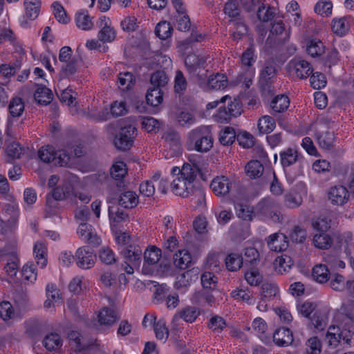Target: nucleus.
Returning <instances> with one entry per match:
<instances>
[{"instance_id":"obj_50","label":"nucleus","mask_w":354,"mask_h":354,"mask_svg":"<svg viewBox=\"0 0 354 354\" xmlns=\"http://www.w3.org/2000/svg\"><path fill=\"white\" fill-rule=\"evenodd\" d=\"M53 14L56 19L61 24H66L69 21L64 7L57 1L54 2L51 6Z\"/></svg>"},{"instance_id":"obj_60","label":"nucleus","mask_w":354,"mask_h":354,"mask_svg":"<svg viewBox=\"0 0 354 354\" xmlns=\"http://www.w3.org/2000/svg\"><path fill=\"white\" fill-rule=\"evenodd\" d=\"M247 283L252 286H257L262 281V276L256 269H252L245 273Z\"/></svg>"},{"instance_id":"obj_51","label":"nucleus","mask_w":354,"mask_h":354,"mask_svg":"<svg viewBox=\"0 0 354 354\" xmlns=\"http://www.w3.org/2000/svg\"><path fill=\"white\" fill-rule=\"evenodd\" d=\"M207 326L214 332L219 333L226 327V322L223 317L214 315L209 319Z\"/></svg>"},{"instance_id":"obj_25","label":"nucleus","mask_w":354,"mask_h":354,"mask_svg":"<svg viewBox=\"0 0 354 354\" xmlns=\"http://www.w3.org/2000/svg\"><path fill=\"white\" fill-rule=\"evenodd\" d=\"M40 5V0H24V17L29 20L35 19L39 15Z\"/></svg>"},{"instance_id":"obj_64","label":"nucleus","mask_w":354,"mask_h":354,"mask_svg":"<svg viewBox=\"0 0 354 354\" xmlns=\"http://www.w3.org/2000/svg\"><path fill=\"white\" fill-rule=\"evenodd\" d=\"M310 83L313 88L320 89L326 86V81L324 74L315 72L314 73H312V75L310 77Z\"/></svg>"},{"instance_id":"obj_36","label":"nucleus","mask_w":354,"mask_h":354,"mask_svg":"<svg viewBox=\"0 0 354 354\" xmlns=\"http://www.w3.org/2000/svg\"><path fill=\"white\" fill-rule=\"evenodd\" d=\"M127 173L126 164L123 161L115 162L110 169V174L113 179L121 181Z\"/></svg>"},{"instance_id":"obj_49","label":"nucleus","mask_w":354,"mask_h":354,"mask_svg":"<svg viewBox=\"0 0 354 354\" xmlns=\"http://www.w3.org/2000/svg\"><path fill=\"white\" fill-rule=\"evenodd\" d=\"M257 15L261 21L268 22L275 16L274 8L263 5L259 8Z\"/></svg>"},{"instance_id":"obj_16","label":"nucleus","mask_w":354,"mask_h":354,"mask_svg":"<svg viewBox=\"0 0 354 354\" xmlns=\"http://www.w3.org/2000/svg\"><path fill=\"white\" fill-rule=\"evenodd\" d=\"M268 246L272 251L281 252L288 247V237L282 233H274L268 239Z\"/></svg>"},{"instance_id":"obj_39","label":"nucleus","mask_w":354,"mask_h":354,"mask_svg":"<svg viewBox=\"0 0 354 354\" xmlns=\"http://www.w3.org/2000/svg\"><path fill=\"white\" fill-rule=\"evenodd\" d=\"M324 44L319 39H311L308 42L306 51L313 57H319L324 52Z\"/></svg>"},{"instance_id":"obj_15","label":"nucleus","mask_w":354,"mask_h":354,"mask_svg":"<svg viewBox=\"0 0 354 354\" xmlns=\"http://www.w3.org/2000/svg\"><path fill=\"white\" fill-rule=\"evenodd\" d=\"M77 232L80 238L84 242L95 246L100 244V239L97 236L95 230L91 225L87 223H80Z\"/></svg>"},{"instance_id":"obj_32","label":"nucleus","mask_w":354,"mask_h":354,"mask_svg":"<svg viewBox=\"0 0 354 354\" xmlns=\"http://www.w3.org/2000/svg\"><path fill=\"white\" fill-rule=\"evenodd\" d=\"M199 315L200 311L195 306H186L178 312V317L189 323L194 322Z\"/></svg>"},{"instance_id":"obj_23","label":"nucleus","mask_w":354,"mask_h":354,"mask_svg":"<svg viewBox=\"0 0 354 354\" xmlns=\"http://www.w3.org/2000/svg\"><path fill=\"white\" fill-rule=\"evenodd\" d=\"M191 263L192 256L187 250H178L174 256V263L175 266L181 270L187 268Z\"/></svg>"},{"instance_id":"obj_8","label":"nucleus","mask_w":354,"mask_h":354,"mask_svg":"<svg viewBox=\"0 0 354 354\" xmlns=\"http://www.w3.org/2000/svg\"><path fill=\"white\" fill-rule=\"evenodd\" d=\"M136 128L132 125L122 128L114 140L115 147L121 151L130 149L133 146L134 139L136 136Z\"/></svg>"},{"instance_id":"obj_27","label":"nucleus","mask_w":354,"mask_h":354,"mask_svg":"<svg viewBox=\"0 0 354 354\" xmlns=\"http://www.w3.org/2000/svg\"><path fill=\"white\" fill-rule=\"evenodd\" d=\"M231 295L235 300L242 301L248 305H254L255 304V299L253 296V293L248 288H238L233 290L231 292Z\"/></svg>"},{"instance_id":"obj_31","label":"nucleus","mask_w":354,"mask_h":354,"mask_svg":"<svg viewBox=\"0 0 354 354\" xmlns=\"http://www.w3.org/2000/svg\"><path fill=\"white\" fill-rule=\"evenodd\" d=\"M276 127L275 120L270 115H264L258 121V129L261 134H268Z\"/></svg>"},{"instance_id":"obj_14","label":"nucleus","mask_w":354,"mask_h":354,"mask_svg":"<svg viewBox=\"0 0 354 354\" xmlns=\"http://www.w3.org/2000/svg\"><path fill=\"white\" fill-rule=\"evenodd\" d=\"M124 261L134 266H140L142 252L140 247L136 244H129L127 247L119 248Z\"/></svg>"},{"instance_id":"obj_21","label":"nucleus","mask_w":354,"mask_h":354,"mask_svg":"<svg viewBox=\"0 0 354 354\" xmlns=\"http://www.w3.org/2000/svg\"><path fill=\"white\" fill-rule=\"evenodd\" d=\"M118 203L124 208L131 209L138 203V196L136 192L127 191L122 193L118 199Z\"/></svg>"},{"instance_id":"obj_6","label":"nucleus","mask_w":354,"mask_h":354,"mask_svg":"<svg viewBox=\"0 0 354 354\" xmlns=\"http://www.w3.org/2000/svg\"><path fill=\"white\" fill-rule=\"evenodd\" d=\"M162 257V251L158 248L149 246L143 253L142 272L145 275H153L158 272V263Z\"/></svg>"},{"instance_id":"obj_58","label":"nucleus","mask_w":354,"mask_h":354,"mask_svg":"<svg viewBox=\"0 0 354 354\" xmlns=\"http://www.w3.org/2000/svg\"><path fill=\"white\" fill-rule=\"evenodd\" d=\"M305 351L313 354H321L322 351V343L317 337H312L309 338L306 342Z\"/></svg>"},{"instance_id":"obj_37","label":"nucleus","mask_w":354,"mask_h":354,"mask_svg":"<svg viewBox=\"0 0 354 354\" xmlns=\"http://www.w3.org/2000/svg\"><path fill=\"white\" fill-rule=\"evenodd\" d=\"M173 28L170 23L162 21L159 22L156 27V35L162 40L167 39L171 36Z\"/></svg>"},{"instance_id":"obj_43","label":"nucleus","mask_w":354,"mask_h":354,"mask_svg":"<svg viewBox=\"0 0 354 354\" xmlns=\"http://www.w3.org/2000/svg\"><path fill=\"white\" fill-rule=\"evenodd\" d=\"M236 138V133L232 127H225L219 134V141L223 145H232Z\"/></svg>"},{"instance_id":"obj_26","label":"nucleus","mask_w":354,"mask_h":354,"mask_svg":"<svg viewBox=\"0 0 354 354\" xmlns=\"http://www.w3.org/2000/svg\"><path fill=\"white\" fill-rule=\"evenodd\" d=\"M207 86L214 90H223L227 86V77L222 73H216L208 78Z\"/></svg>"},{"instance_id":"obj_7","label":"nucleus","mask_w":354,"mask_h":354,"mask_svg":"<svg viewBox=\"0 0 354 354\" xmlns=\"http://www.w3.org/2000/svg\"><path fill=\"white\" fill-rule=\"evenodd\" d=\"M288 72L299 79H306L313 73L311 64L300 57H295L287 64Z\"/></svg>"},{"instance_id":"obj_3","label":"nucleus","mask_w":354,"mask_h":354,"mask_svg":"<svg viewBox=\"0 0 354 354\" xmlns=\"http://www.w3.org/2000/svg\"><path fill=\"white\" fill-rule=\"evenodd\" d=\"M255 211L263 220H270L274 223L282 221L280 205L271 198L261 199L256 205Z\"/></svg>"},{"instance_id":"obj_57","label":"nucleus","mask_w":354,"mask_h":354,"mask_svg":"<svg viewBox=\"0 0 354 354\" xmlns=\"http://www.w3.org/2000/svg\"><path fill=\"white\" fill-rule=\"evenodd\" d=\"M317 140L319 145L326 149H330L333 145L334 136L330 132L320 133L317 136Z\"/></svg>"},{"instance_id":"obj_34","label":"nucleus","mask_w":354,"mask_h":354,"mask_svg":"<svg viewBox=\"0 0 354 354\" xmlns=\"http://www.w3.org/2000/svg\"><path fill=\"white\" fill-rule=\"evenodd\" d=\"M329 274V270L325 265H317L313 268L312 276L318 283H323L328 281Z\"/></svg>"},{"instance_id":"obj_56","label":"nucleus","mask_w":354,"mask_h":354,"mask_svg":"<svg viewBox=\"0 0 354 354\" xmlns=\"http://www.w3.org/2000/svg\"><path fill=\"white\" fill-rule=\"evenodd\" d=\"M153 330L158 339L165 342L169 336V331L163 320H159L154 324Z\"/></svg>"},{"instance_id":"obj_45","label":"nucleus","mask_w":354,"mask_h":354,"mask_svg":"<svg viewBox=\"0 0 354 354\" xmlns=\"http://www.w3.org/2000/svg\"><path fill=\"white\" fill-rule=\"evenodd\" d=\"M240 8L236 0H228L223 8L224 13L232 19H236L240 15Z\"/></svg>"},{"instance_id":"obj_30","label":"nucleus","mask_w":354,"mask_h":354,"mask_svg":"<svg viewBox=\"0 0 354 354\" xmlns=\"http://www.w3.org/2000/svg\"><path fill=\"white\" fill-rule=\"evenodd\" d=\"M62 339L58 333H51L44 337L43 345L49 351H55L61 347Z\"/></svg>"},{"instance_id":"obj_9","label":"nucleus","mask_w":354,"mask_h":354,"mask_svg":"<svg viewBox=\"0 0 354 354\" xmlns=\"http://www.w3.org/2000/svg\"><path fill=\"white\" fill-rule=\"evenodd\" d=\"M96 256L88 246L79 248L75 252V263L82 269H90L94 266Z\"/></svg>"},{"instance_id":"obj_48","label":"nucleus","mask_w":354,"mask_h":354,"mask_svg":"<svg viewBox=\"0 0 354 354\" xmlns=\"http://www.w3.org/2000/svg\"><path fill=\"white\" fill-rule=\"evenodd\" d=\"M109 217L111 223H120L128 217V214L123 210H121L117 206H109Z\"/></svg>"},{"instance_id":"obj_35","label":"nucleus","mask_w":354,"mask_h":354,"mask_svg":"<svg viewBox=\"0 0 354 354\" xmlns=\"http://www.w3.org/2000/svg\"><path fill=\"white\" fill-rule=\"evenodd\" d=\"M163 93L160 88H151L146 94V100L148 104L152 106H158L162 103Z\"/></svg>"},{"instance_id":"obj_22","label":"nucleus","mask_w":354,"mask_h":354,"mask_svg":"<svg viewBox=\"0 0 354 354\" xmlns=\"http://www.w3.org/2000/svg\"><path fill=\"white\" fill-rule=\"evenodd\" d=\"M33 254L37 264L41 268H45L47 264V248L46 245L42 243H35L33 248Z\"/></svg>"},{"instance_id":"obj_2","label":"nucleus","mask_w":354,"mask_h":354,"mask_svg":"<svg viewBox=\"0 0 354 354\" xmlns=\"http://www.w3.org/2000/svg\"><path fill=\"white\" fill-rule=\"evenodd\" d=\"M189 148L198 152H207L213 146V140L209 128L201 126L190 131L187 134Z\"/></svg>"},{"instance_id":"obj_4","label":"nucleus","mask_w":354,"mask_h":354,"mask_svg":"<svg viewBox=\"0 0 354 354\" xmlns=\"http://www.w3.org/2000/svg\"><path fill=\"white\" fill-rule=\"evenodd\" d=\"M354 334L349 330L341 329L339 326H330L326 334V340L329 346L336 348L339 344L350 347Z\"/></svg>"},{"instance_id":"obj_28","label":"nucleus","mask_w":354,"mask_h":354,"mask_svg":"<svg viewBox=\"0 0 354 354\" xmlns=\"http://www.w3.org/2000/svg\"><path fill=\"white\" fill-rule=\"evenodd\" d=\"M98 322L101 325L111 326L118 319L115 312L109 308H102L98 314Z\"/></svg>"},{"instance_id":"obj_52","label":"nucleus","mask_w":354,"mask_h":354,"mask_svg":"<svg viewBox=\"0 0 354 354\" xmlns=\"http://www.w3.org/2000/svg\"><path fill=\"white\" fill-rule=\"evenodd\" d=\"M168 79L164 71H158L154 72L150 79V82L151 85L153 86V88H158L162 87L165 86L167 83Z\"/></svg>"},{"instance_id":"obj_18","label":"nucleus","mask_w":354,"mask_h":354,"mask_svg":"<svg viewBox=\"0 0 354 354\" xmlns=\"http://www.w3.org/2000/svg\"><path fill=\"white\" fill-rule=\"evenodd\" d=\"M351 22V18L350 17L334 19L331 25L332 30L335 34L343 36L349 30Z\"/></svg>"},{"instance_id":"obj_29","label":"nucleus","mask_w":354,"mask_h":354,"mask_svg":"<svg viewBox=\"0 0 354 354\" xmlns=\"http://www.w3.org/2000/svg\"><path fill=\"white\" fill-rule=\"evenodd\" d=\"M290 100L287 95H278L271 102L272 109L276 113H283L288 109Z\"/></svg>"},{"instance_id":"obj_20","label":"nucleus","mask_w":354,"mask_h":354,"mask_svg":"<svg viewBox=\"0 0 354 354\" xmlns=\"http://www.w3.org/2000/svg\"><path fill=\"white\" fill-rule=\"evenodd\" d=\"M198 279V273L194 270H189L176 277L175 287L177 289L180 288H186L193 281Z\"/></svg>"},{"instance_id":"obj_19","label":"nucleus","mask_w":354,"mask_h":354,"mask_svg":"<svg viewBox=\"0 0 354 354\" xmlns=\"http://www.w3.org/2000/svg\"><path fill=\"white\" fill-rule=\"evenodd\" d=\"M270 34L279 37V41L286 42L290 35V28H286L282 20L275 21L272 26Z\"/></svg>"},{"instance_id":"obj_54","label":"nucleus","mask_w":354,"mask_h":354,"mask_svg":"<svg viewBox=\"0 0 354 354\" xmlns=\"http://www.w3.org/2000/svg\"><path fill=\"white\" fill-rule=\"evenodd\" d=\"M278 292V287L275 283H264L261 287V297L270 299Z\"/></svg>"},{"instance_id":"obj_44","label":"nucleus","mask_w":354,"mask_h":354,"mask_svg":"<svg viewBox=\"0 0 354 354\" xmlns=\"http://www.w3.org/2000/svg\"><path fill=\"white\" fill-rule=\"evenodd\" d=\"M302 203L300 194L295 191L289 192L284 195V204L289 208H296Z\"/></svg>"},{"instance_id":"obj_42","label":"nucleus","mask_w":354,"mask_h":354,"mask_svg":"<svg viewBox=\"0 0 354 354\" xmlns=\"http://www.w3.org/2000/svg\"><path fill=\"white\" fill-rule=\"evenodd\" d=\"M55 155L56 151L50 145L43 147L38 151V157L42 162L46 163L53 164Z\"/></svg>"},{"instance_id":"obj_10","label":"nucleus","mask_w":354,"mask_h":354,"mask_svg":"<svg viewBox=\"0 0 354 354\" xmlns=\"http://www.w3.org/2000/svg\"><path fill=\"white\" fill-rule=\"evenodd\" d=\"M337 243L340 250L345 254L351 266L354 269V243L351 233L346 232L339 234Z\"/></svg>"},{"instance_id":"obj_59","label":"nucleus","mask_w":354,"mask_h":354,"mask_svg":"<svg viewBox=\"0 0 354 354\" xmlns=\"http://www.w3.org/2000/svg\"><path fill=\"white\" fill-rule=\"evenodd\" d=\"M24 149L19 143L13 142L8 145L6 148V153L8 157L12 159H19L24 154Z\"/></svg>"},{"instance_id":"obj_62","label":"nucleus","mask_w":354,"mask_h":354,"mask_svg":"<svg viewBox=\"0 0 354 354\" xmlns=\"http://www.w3.org/2000/svg\"><path fill=\"white\" fill-rule=\"evenodd\" d=\"M13 299L15 304L20 309L24 310L26 308L28 302V297L23 290H17L13 293Z\"/></svg>"},{"instance_id":"obj_24","label":"nucleus","mask_w":354,"mask_h":354,"mask_svg":"<svg viewBox=\"0 0 354 354\" xmlns=\"http://www.w3.org/2000/svg\"><path fill=\"white\" fill-rule=\"evenodd\" d=\"M53 96L51 90L43 86H38L34 93V98L37 102L43 105L50 104L53 100Z\"/></svg>"},{"instance_id":"obj_40","label":"nucleus","mask_w":354,"mask_h":354,"mask_svg":"<svg viewBox=\"0 0 354 354\" xmlns=\"http://www.w3.org/2000/svg\"><path fill=\"white\" fill-rule=\"evenodd\" d=\"M189 196H192V205L195 208L204 206L205 196L203 189L200 186H196L192 192V194Z\"/></svg>"},{"instance_id":"obj_13","label":"nucleus","mask_w":354,"mask_h":354,"mask_svg":"<svg viewBox=\"0 0 354 354\" xmlns=\"http://www.w3.org/2000/svg\"><path fill=\"white\" fill-rule=\"evenodd\" d=\"M328 197L333 205H343L348 201L350 194L346 187L335 185L330 188Z\"/></svg>"},{"instance_id":"obj_38","label":"nucleus","mask_w":354,"mask_h":354,"mask_svg":"<svg viewBox=\"0 0 354 354\" xmlns=\"http://www.w3.org/2000/svg\"><path fill=\"white\" fill-rule=\"evenodd\" d=\"M263 166L259 160H251L245 166L246 174L252 178L260 177L263 172Z\"/></svg>"},{"instance_id":"obj_12","label":"nucleus","mask_w":354,"mask_h":354,"mask_svg":"<svg viewBox=\"0 0 354 354\" xmlns=\"http://www.w3.org/2000/svg\"><path fill=\"white\" fill-rule=\"evenodd\" d=\"M276 64L272 62H266L259 73V82L261 87L264 90L268 88L276 78Z\"/></svg>"},{"instance_id":"obj_55","label":"nucleus","mask_w":354,"mask_h":354,"mask_svg":"<svg viewBox=\"0 0 354 354\" xmlns=\"http://www.w3.org/2000/svg\"><path fill=\"white\" fill-rule=\"evenodd\" d=\"M187 86V82L183 72L177 71L174 78L175 92L178 94H182L186 90Z\"/></svg>"},{"instance_id":"obj_5","label":"nucleus","mask_w":354,"mask_h":354,"mask_svg":"<svg viewBox=\"0 0 354 354\" xmlns=\"http://www.w3.org/2000/svg\"><path fill=\"white\" fill-rule=\"evenodd\" d=\"M279 156L281 165L285 171H287L291 166L296 165L298 167L297 174H302L303 169L307 162L303 156L297 150L288 148L281 151Z\"/></svg>"},{"instance_id":"obj_33","label":"nucleus","mask_w":354,"mask_h":354,"mask_svg":"<svg viewBox=\"0 0 354 354\" xmlns=\"http://www.w3.org/2000/svg\"><path fill=\"white\" fill-rule=\"evenodd\" d=\"M313 241L316 248L319 249H328L331 246L333 239L330 235L323 232L315 234L313 236Z\"/></svg>"},{"instance_id":"obj_53","label":"nucleus","mask_w":354,"mask_h":354,"mask_svg":"<svg viewBox=\"0 0 354 354\" xmlns=\"http://www.w3.org/2000/svg\"><path fill=\"white\" fill-rule=\"evenodd\" d=\"M134 81L132 73H120L118 75V87L123 91L129 90Z\"/></svg>"},{"instance_id":"obj_46","label":"nucleus","mask_w":354,"mask_h":354,"mask_svg":"<svg viewBox=\"0 0 354 354\" xmlns=\"http://www.w3.org/2000/svg\"><path fill=\"white\" fill-rule=\"evenodd\" d=\"M75 22L77 26L84 30H90L93 26L90 16L85 12L77 13Z\"/></svg>"},{"instance_id":"obj_17","label":"nucleus","mask_w":354,"mask_h":354,"mask_svg":"<svg viewBox=\"0 0 354 354\" xmlns=\"http://www.w3.org/2000/svg\"><path fill=\"white\" fill-rule=\"evenodd\" d=\"M273 341L277 346H287L293 341L292 333L288 328H279L273 333Z\"/></svg>"},{"instance_id":"obj_61","label":"nucleus","mask_w":354,"mask_h":354,"mask_svg":"<svg viewBox=\"0 0 354 354\" xmlns=\"http://www.w3.org/2000/svg\"><path fill=\"white\" fill-rule=\"evenodd\" d=\"M141 124L142 127L149 133H156L160 127V122L152 117L143 118Z\"/></svg>"},{"instance_id":"obj_47","label":"nucleus","mask_w":354,"mask_h":354,"mask_svg":"<svg viewBox=\"0 0 354 354\" xmlns=\"http://www.w3.org/2000/svg\"><path fill=\"white\" fill-rule=\"evenodd\" d=\"M9 111L12 117L20 116L24 111V104L20 97H14L10 102Z\"/></svg>"},{"instance_id":"obj_1","label":"nucleus","mask_w":354,"mask_h":354,"mask_svg":"<svg viewBox=\"0 0 354 354\" xmlns=\"http://www.w3.org/2000/svg\"><path fill=\"white\" fill-rule=\"evenodd\" d=\"M200 169L196 165L191 166L185 163L180 169L178 167H173L171 174L174 178L171 183L172 192L179 196L188 197L196 187L194 181Z\"/></svg>"},{"instance_id":"obj_11","label":"nucleus","mask_w":354,"mask_h":354,"mask_svg":"<svg viewBox=\"0 0 354 354\" xmlns=\"http://www.w3.org/2000/svg\"><path fill=\"white\" fill-rule=\"evenodd\" d=\"M236 185L224 176L215 178L210 184L213 192L218 196H225L230 193Z\"/></svg>"},{"instance_id":"obj_63","label":"nucleus","mask_w":354,"mask_h":354,"mask_svg":"<svg viewBox=\"0 0 354 354\" xmlns=\"http://www.w3.org/2000/svg\"><path fill=\"white\" fill-rule=\"evenodd\" d=\"M216 277L209 272H206L201 275V284L204 288L214 289L216 286Z\"/></svg>"},{"instance_id":"obj_41","label":"nucleus","mask_w":354,"mask_h":354,"mask_svg":"<svg viewBox=\"0 0 354 354\" xmlns=\"http://www.w3.org/2000/svg\"><path fill=\"white\" fill-rule=\"evenodd\" d=\"M243 264V258L236 254H230L225 258V266L230 271H236Z\"/></svg>"}]
</instances>
